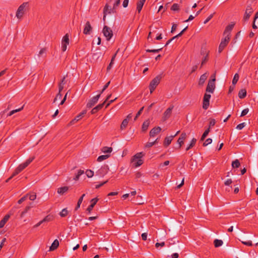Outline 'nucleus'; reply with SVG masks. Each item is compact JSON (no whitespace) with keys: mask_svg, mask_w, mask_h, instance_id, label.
<instances>
[{"mask_svg":"<svg viewBox=\"0 0 258 258\" xmlns=\"http://www.w3.org/2000/svg\"><path fill=\"white\" fill-rule=\"evenodd\" d=\"M143 155V152H140L137 153L133 156L131 161L134 164L135 167H139L143 164L144 162L142 159Z\"/></svg>","mask_w":258,"mask_h":258,"instance_id":"f257e3e1","label":"nucleus"},{"mask_svg":"<svg viewBox=\"0 0 258 258\" xmlns=\"http://www.w3.org/2000/svg\"><path fill=\"white\" fill-rule=\"evenodd\" d=\"M162 78V74H159L157 75L155 78H154L150 82L149 85V89L150 93H152L154 91L157 85L159 84L161 79Z\"/></svg>","mask_w":258,"mask_h":258,"instance_id":"f03ea898","label":"nucleus"},{"mask_svg":"<svg viewBox=\"0 0 258 258\" xmlns=\"http://www.w3.org/2000/svg\"><path fill=\"white\" fill-rule=\"evenodd\" d=\"M28 7V3L25 2L23 3L22 5H21L16 12V16L18 19H21L24 14V13L26 10V8Z\"/></svg>","mask_w":258,"mask_h":258,"instance_id":"7ed1b4c3","label":"nucleus"},{"mask_svg":"<svg viewBox=\"0 0 258 258\" xmlns=\"http://www.w3.org/2000/svg\"><path fill=\"white\" fill-rule=\"evenodd\" d=\"M102 32L107 41L109 40L113 36V32L111 29L107 26H105L103 29Z\"/></svg>","mask_w":258,"mask_h":258,"instance_id":"20e7f679","label":"nucleus"},{"mask_svg":"<svg viewBox=\"0 0 258 258\" xmlns=\"http://www.w3.org/2000/svg\"><path fill=\"white\" fill-rule=\"evenodd\" d=\"M215 81L216 79H210L208 83V85L206 88V92L213 93L215 89Z\"/></svg>","mask_w":258,"mask_h":258,"instance_id":"39448f33","label":"nucleus"},{"mask_svg":"<svg viewBox=\"0 0 258 258\" xmlns=\"http://www.w3.org/2000/svg\"><path fill=\"white\" fill-rule=\"evenodd\" d=\"M230 39V37L228 36H225V38L222 40L219 46V52L220 53L224 49V48L228 44Z\"/></svg>","mask_w":258,"mask_h":258,"instance_id":"423d86ee","label":"nucleus"},{"mask_svg":"<svg viewBox=\"0 0 258 258\" xmlns=\"http://www.w3.org/2000/svg\"><path fill=\"white\" fill-rule=\"evenodd\" d=\"M211 95L205 93L204 96L203 108L204 109H207L210 105V99L211 98Z\"/></svg>","mask_w":258,"mask_h":258,"instance_id":"0eeeda50","label":"nucleus"},{"mask_svg":"<svg viewBox=\"0 0 258 258\" xmlns=\"http://www.w3.org/2000/svg\"><path fill=\"white\" fill-rule=\"evenodd\" d=\"M34 159V157L29 158L24 163L20 164L17 168V169L20 172H21L23 169H24L26 167H27L31 162H32Z\"/></svg>","mask_w":258,"mask_h":258,"instance_id":"6e6552de","label":"nucleus"},{"mask_svg":"<svg viewBox=\"0 0 258 258\" xmlns=\"http://www.w3.org/2000/svg\"><path fill=\"white\" fill-rule=\"evenodd\" d=\"M34 159V157L29 158L24 163L20 164L17 168V169L20 172H21L23 169H24L26 167H27L31 162H32Z\"/></svg>","mask_w":258,"mask_h":258,"instance_id":"1a4fd4ad","label":"nucleus"},{"mask_svg":"<svg viewBox=\"0 0 258 258\" xmlns=\"http://www.w3.org/2000/svg\"><path fill=\"white\" fill-rule=\"evenodd\" d=\"M100 97V94H99L96 96L91 98L87 104V107L89 108H92L98 102Z\"/></svg>","mask_w":258,"mask_h":258,"instance_id":"9d476101","label":"nucleus"},{"mask_svg":"<svg viewBox=\"0 0 258 258\" xmlns=\"http://www.w3.org/2000/svg\"><path fill=\"white\" fill-rule=\"evenodd\" d=\"M253 12V9L251 6H247L245 10L244 15L243 16V20L247 21L250 17L251 14Z\"/></svg>","mask_w":258,"mask_h":258,"instance_id":"9b49d317","label":"nucleus"},{"mask_svg":"<svg viewBox=\"0 0 258 258\" xmlns=\"http://www.w3.org/2000/svg\"><path fill=\"white\" fill-rule=\"evenodd\" d=\"M99 199L97 198H94L92 199L90 201L91 204L89 206V207L87 209V211L89 213H91V211H92L94 207L96 204L97 202L98 201Z\"/></svg>","mask_w":258,"mask_h":258,"instance_id":"f8f14e48","label":"nucleus"},{"mask_svg":"<svg viewBox=\"0 0 258 258\" xmlns=\"http://www.w3.org/2000/svg\"><path fill=\"white\" fill-rule=\"evenodd\" d=\"M92 27L89 21H87L85 25L83 33L86 35H89L92 31Z\"/></svg>","mask_w":258,"mask_h":258,"instance_id":"ddd939ff","label":"nucleus"},{"mask_svg":"<svg viewBox=\"0 0 258 258\" xmlns=\"http://www.w3.org/2000/svg\"><path fill=\"white\" fill-rule=\"evenodd\" d=\"M173 108V106L170 107L165 110L163 116V119L164 120H166L170 116Z\"/></svg>","mask_w":258,"mask_h":258,"instance_id":"4468645a","label":"nucleus"},{"mask_svg":"<svg viewBox=\"0 0 258 258\" xmlns=\"http://www.w3.org/2000/svg\"><path fill=\"white\" fill-rule=\"evenodd\" d=\"M234 24H230V25H228L226 27V28L224 30L223 35L224 36H228L230 37V33H231L232 30L233 29V28L234 27Z\"/></svg>","mask_w":258,"mask_h":258,"instance_id":"2eb2a0df","label":"nucleus"},{"mask_svg":"<svg viewBox=\"0 0 258 258\" xmlns=\"http://www.w3.org/2000/svg\"><path fill=\"white\" fill-rule=\"evenodd\" d=\"M86 113V110L83 111V112L80 113L79 115L76 116L74 119H73L72 121H71L70 122V124L71 125L74 124L75 122H77V121H79V120H80Z\"/></svg>","mask_w":258,"mask_h":258,"instance_id":"dca6fc26","label":"nucleus"},{"mask_svg":"<svg viewBox=\"0 0 258 258\" xmlns=\"http://www.w3.org/2000/svg\"><path fill=\"white\" fill-rule=\"evenodd\" d=\"M120 0H115L113 4V8H110L108 13H115L116 12L117 7L120 5Z\"/></svg>","mask_w":258,"mask_h":258,"instance_id":"f3484780","label":"nucleus"},{"mask_svg":"<svg viewBox=\"0 0 258 258\" xmlns=\"http://www.w3.org/2000/svg\"><path fill=\"white\" fill-rule=\"evenodd\" d=\"M207 78H208V74L207 73H205V74H203L201 77H200V80H199V85L200 86H202L206 80L207 79Z\"/></svg>","mask_w":258,"mask_h":258,"instance_id":"a211bd4d","label":"nucleus"},{"mask_svg":"<svg viewBox=\"0 0 258 258\" xmlns=\"http://www.w3.org/2000/svg\"><path fill=\"white\" fill-rule=\"evenodd\" d=\"M161 130V128L159 126L152 128L150 132V136L151 137H154L156 134L160 133Z\"/></svg>","mask_w":258,"mask_h":258,"instance_id":"6ab92c4d","label":"nucleus"},{"mask_svg":"<svg viewBox=\"0 0 258 258\" xmlns=\"http://www.w3.org/2000/svg\"><path fill=\"white\" fill-rule=\"evenodd\" d=\"M186 134L185 133H182L177 140V143L179 144L180 148L183 144L184 140L186 139Z\"/></svg>","mask_w":258,"mask_h":258,"instance_id":"aec40b11","label":"nucleus"},{"mask_svg":"<svg viewBox=\"0 0 258 258\" xmlns=\"http://www.w3.org/2000/svg\"><path fill=\"white\" fill-rule=\"evenodd\" d=\"M69 187L65 186L57 188V192L60 195H63L69 190Z\"/></svg>","mask_w":258,"mask_h":258,"instance_id":"412c9836","label":"nucleus"},{"mask_svg":"<svg viewBox=\"0 0 258 258\" xmlns=\"http://www.w3.org/2000/svg\"><path fill=\"white\" fill-rule=\"evenodd\" d=\"M146 0H139L137 4V11L138 13H140L142 9L145 4Z\"/></svg>","mask_w":258,"mask_h":258,"instance_id":"4be33fe9","label":"nucleus"},{"mask_svg":"<svg viewBox=\"0 0 258 258\" xmlns=\"http://www.w3.org/2000/svg\"><path fill=\"white\" fill-rule=\"evenodd\" d=\"M104 105V102H103L101 104H100L97 105L96 107H94L91 110L92 114H95L97 113L99 110L102 108Z\"/></svg>","mask_w":258,"mask_h":258,"instance_id":"5701e85b","label":"nucleus"},{"mask_svg":"<svg viewBox=\"0 0 258 258\" xmlns=\"http://www.w3.org/2000/svg\"><path fill=\"white\" fill-rule=\"evenodd\" d=\"M174 138V136H169L165 138L164 142V145L165 147L168 146L170 144L173 139Z\"/></svg>","mask_w":258,"mask_h":258,"instance_id":"b1692460","label":"nucleus"},{"mask_svg":"<svg viewBox=\"0 0 258 258\" xmlns=\"http://www.w3.org/2000/svg\"><path fill=\"white\" fill-rule=\"evenodd\" d=\"M59 245V241L57 239H55L54 240L53 243H52L51 246L50 247L49 250L53 251L56 249Z\"/></svg>","mask_w":258,"mask_h":258,"instance_id":"393cba45","label":"nucleus"},{"mask_svg":"<svg viewBox=\"0 0 258 258\" xmlns=\"http://www.w3.org/2000/svg\"><path fill=\"white\" fill-rule=\"evenodd\" d=\"M106 173V170L104 167H102L96 172V175L100 177L103 176Z\"/></svg>","mask_w":258,"mask_h":258,"instance_id":"a878e982","label":"nucleus"},{"mask_svg":"<svg viewBox=\"0 0 258 258\" xmlns=\"http://www.w3.org/2000/svg\"><path fill=\"white\" fill-rule=\"evenodd\" d=\"M110 8H111V7H110L107 4H106L105 5V6L104 8V9H103V20L104 21H105V18H106L107 14H109L108 12L109 11Z\"/></svg>","mask_w":258,"mask_h":258,"instance_id":"bb28decb","label":"nucleus"},{"mask_svg":"<svg viewBox=\"0 0 258 258\" xmlns=\"http://www.w3.org/2000/svg\"><path fill=\"white\" fill-rule=\"evenodd\" d=\"M246 95V90L245 89H241L239 91L238 97L240 99H243L245 97Z\"/></svg>","mask_w":258,"mask_h":258,"instance_id":"cd10ccee","label":"nucleus"},{"mask_svg":"<svg viewBox=\"0 0 258 258\" xmlns=\"http://www.w3.org/2000/svg\"><path fill=\"white\" fill-rule=\"evenodd\" d=\"M128 123V118L124 119L120 125V129L121 130L124 129L127 126Z\"/></svg>","mask_w":258,"mask_h":258,"instance_id":"c85d7f7f","label":"nucleus"},{"mask_svg":"<svg viewBox=\"0 0 258 258\" xmlns=\"http://www.w3.org/2000/svg\"><path fill=\"white\" fill-rule=\"evenodd\" d=\"M149 124H150V122L148 120H146L144 122V123H143V125H142V127L143 132H146L148 128L149 127Z\"/></svg>","mask_w":258,"mask_h":258,"instance_id":"c756f323","label":"nucleus"},{"mask_svg":"<svg viewBox=\"0 0 258 258\" xmlns=\"http://www.w3.org/2000/svg\"><path fill=\"white\" fill-rule=\"evenodd\" d=\"M197 142V140L195 138H193L192 140L190 142V143L188 145V146L186 148V150L188 151L191 148H192L196 144V143Z\"/></svg>","mask_w":258,"mask_h":258,"instance_id":"7c9ffc66","label":"nucleus"},{"mask_svg":"<svg viewBox=\"0 0 258 258\" xmlns=\"http://www.w3.org/2000/svg\"><path fill=\"white\" fill-rule=\"evenodd\" d=\"M223 241L219 239H215L214 241V246L216 247L221 246L223 244Z\"/></svg>","mask_w":258,"mask_h":258,"instance_id":"2f4dec72","label":"nucleus"},{"mask_svg":"<svg viewBox=\"0 0 258 258\" xmlns=\"http://www.w3.org/2000/svg\"><path fill=\"white\" fill-rule=\"evenodd\" d=\"M101 150L104 153H110L112 151V148L111 147H104Z\"/></svg>","mask_w":258,"mask_h":258,"instance_id":"473e14b6","label":"nucleus"},{"mask_svg":"<svg viewBox=\"0 0 258 258\" xmlns=\"http://www.w3.org/2000/svg\"><path fill=\"white\" fill-rule=\"evenodd\" d=\"M61 41H62L64 43H66L68 44H69L70 43V39H69V35L67 33L62 38Z\"/></svg>","mask_w":258,"mask_h":258,"instance_id":"72a5a7b5","label":"nucleus"},{"mask_svg":"<svg viewBox=\"0 0 258 258\" xmlns=\"http://www.w3.org/2000/svg\"><path fill=\"white\" fill-rule=\"evenodd\" d=\"M240 165V162L238 159H236L232 163L233 168H238Z\"/></svg>","mask_w":258,"mask_h":258,"instance_id":"f704fd0d","label":"nucleus"},{"mask_svg":"<svg viewBox=\"0 0 258 258\" xmlns=\"http://www.w3.org/2000/svg\"><path fill=\"white\" fill-rule=\"evenodd\" d=\"M84 173V170H79L77 174V175L75 176V177L74 178V180H78L79 179L80 176L83 174Z\"/></svg>","mask_w":258,"mask_h":258,"instance_id":"c9c22d12","label":"nucleus"},{"mask_svg":"<svg viewBox=\"0 0 258 258\" xmlns=\"http://www.w3.org/2000/svg\"><path fill=\"white\" fill-rule=\"evenodd\" d=\"M210 127H209L207 130H206L204 133H203V135L202 136V137L201 138V141H204L205 139L206 138V137L208 136L210 132Z\"/></svg>","mask_w":258,"mask_h":258,"instance_id":"e433bc0d","label":"nucleus"},{"mask_svg":"<svg viewBox=\"0 0 258 258\" xmlns=\"http://www.w3.org/2000/svg\"><path fill=\"white\" fill-rule=\"evenodd\" d=\"M109 157V155H101L98 157L97 161L98 162H101L103 160H104L107 159Z\"/></svg>","mask_w":258,"mask_h":258,"instance_id":"4c0bfd02","label":"nucleus"},{"mask_svg":"<svg viewBox=\"0 0 258 258\" xmlns=\"http://www.w3.org/2000/svg\"><path fill=\"white\" fill-rule=\"evenodd\" d=\"M23 106H22V107H21L20 108L13 110L9 112V113L8 114V116H11L13 114H14V113H15L17 112L20 111L21 110H22L23 109Z\"/></svg>","mask_w":258,"mask_h":258,"instance_id":"58836bf2","label":"nucleus"},{"mask_svg":"<svg viewBox=\"0 0 258 258\" xmlns=\"http://www.w3.org/2000/svg\"><path fill=\"white\" fill-rule=\"evenodd\" d=\"M239 75L238 74H235L232 80V85H235L238 82L239 79Z\"/></svg>","mask_w":258,"mask_h":258,"instance_id":"ea45409f","label":"nucleus"},{"mask_svg":"<svg viewBox=\"0 0 258 258\" xmlns=\"http://www.w3.org/2000/svg\"><path fill=\"white\" fill-rule=\"evenodd\" d=\"M85 173L87 176L89 178H91L94 175V172L91 170H87Z\"/></svg>","mask_w":258,"mask_h":258,"instance_id":"a19ab883","label":"nucleus"},{"mask_svg":"<svg viewBox=\"0 0 258 258\" xmlns=\"http://www.w3.org/2000/svg\"><path fill=\"white\" fill-rule=\"evenodd\" d=\"M30 205H31V204ZM31 205L27 206V207L25 208V210H24L23 212H22V213H21V217H23V216H24V215L26 213H27V212H28V211L31 209Z\"/></svg>","mask_w":258,"mask_h":258,"instance_id":"79ce46f5","label":"nucleus"},{"mask_svg":"<svg viewBox=\"0 0 258 258\" xmlns=\"http://www.w3.org/2000/svg\"><path fill=\"white\" fill-rule=\"evenodd\" d=\"M46 49L45 48H42L39 52L38 54L39 57L43 56V55L46 54Z\"/></svg>","mask_w":258,"mask_h":258,"instance_id":"37998d69","label":"nucleus"},{"mask_svg":"<svg viewBox=\"0 0 258 258\" xmlns=\"http://www.w3.org/2000/svg\"><path fill=\"white\" fill-rule=\"evenodd\" d=\"M68 214L67 209H63L60 213V216L62 217H66Z\"/></svg>","mask_w":258,"mask_h":258,"instance_id":"c03bdc74","label":"nucleus"},{"mask_svg":"<svg viewBox=\"0 0 258 258\" xmlns=\"http://www.w3.org/2000/svg\"><path fill=\"white\" fill-rule=\"evenodd\" d=\"M28 196H29V199L31 200V201H34L36 199V195L35 193L34 192H33L32 194H28Z\"/></svg>","mask_w":258,"mask_h":258,"instance_id":"a18cd8bd","label":"nucleus"},{"mask_svg":"<svg viewBox=\"0 0 258 258\" xmlns=\"http://www.w3.org/2000/svg\"><path fill=\"white\" fill-rule=\"evenodd\" d=\"M171 10L173 11H178L179 10V5L177 4H174L172 6Z\"/></svg>","mask_w":258,"mask_h":258,"instance_id":"49530a36","label":"nucleus"},{"mask_svg":"<svg viewBox=\"0 0 258 258\" xmlns=\"http://www.w3.org/2000/svg\"><path fill=\"white\" fill-rule=\"evenodd\" d=\"M28 197V194H27L26 195H25V196L23 197L22 198H21L18 201V203L19 204H22L23 202H24L26 199L27 198V197Z\"/></svg>","mask_w":258,"mask_h":258,"instance_id":"de8ad7c7","label":"nucleus"},{"mask_svg":"<svg viewBox=\"0 0 258 258\" xmlns=\"http://www.w3.org/2000/svg\"><path fill=\"white\" fill-rule=\"evenodd\" d=\"M162 48H159V49H147L146 51L148 52H154V53H157L159 52L162 50Z\"/></svg>","mask_w":258,"mask_h":258,"instance_id":"09e8293b","label":"nucleus"},{"mask_svg":"<svg viewBox=\"0 0 258 258\" xmlns=\"http://www.w3.org/2000/svg\"><path fill=\"white\" fill-rule=\"evenodd\" d=\"M69 44H67L66 43H64L62 41H61V50L63 52H64L66 51L67 48V46Z\"/></svg>","mask_w":258,"mask_h":258,"instance_id":"8fccbe9b","label":"nucleus"},{"mask_svg":"<svg viewBox=\"0 0 258 258\" xmlns=\"http://www.w3.org/2000/svg\"><path fill=\"white\" fill-rule=\"evenodd\" d=\"M212 139H211V138H208V139H207L205 141V142L204 143V144H203V146H206L208 145L209 144H211V143H212Z\"/></svg>","mask_w":258,"mask_h":258,"instance_id":"3c124183","label":"nucleus"},{"mask_svg":"<svg viewBox=\"0 0 258 258\" xmlns=\"http://www.w3.org/2000/svg\"><path fill=\"white\" fill-rule=\"evenodd\" d=\"M245 122L240 123L237 125L236 128L239 130H242L245 126Z\"/></svg>","mask_w":258,"mask_h":258,"instance_id":"603ef678","label":"nucleus"},{"mask_svg":"<svg viewBox=\"0 0 258 258\" xmlns=\"http://www.w3.org/2000/svg\"><path fill=\"white\" fill-rule=\"evenodd\" d=\"M144 107H142L139 110V111L137 112L135 117V120H136L140 115L142 113L143 110H144Z\"/></svg>","mask_w":258,"mask_h":258,"instance_id":"864d4df0","label":"nucleus"},{"mask_svg":"<svg viewBox=\"0 0 258 258\" xmlns=\"http://www.w3.org/2000/svg\"><path fill=\"white\" fill-rule=\"evenodd\" d=\"M61 94L60 93L58 92L56 95V97L54 98L53 100V103H55L58 99H60L61 97Z\"/></svg>","mask_w":258,"mask_h":258,"instance_id":"5fc2aeb1","label":"nucleus"},{"mask_svg":"<svg viewBox=\"0 0 258 258\" xmlns=\"http://www.w3.org/2000/svg\"><path fill=\"white\" fill-rule=\"evenodd\" d=\"M215 14V13L213 14H211L204 22V24L207 23L213 17L214 15Z\"/></svg>","mask_w":258,"mask_h":258,"instance_id":"6e6d98bb","label":"nucleus"},{"mask_svg":"<svg viewBox=\"0 0 258 258\" xmlns=\"http://www.w3.org/2000/svg\"><path fill=\"white\" fill-rule=\"evenodd\" d=\"M248 111H249V109L248 108L243 109L241 112L240 116H243L245 115L246 114H247V113L248 112Z\"/></svg>","mask_w":258,"mask_h":258,"instance_id":"4d7b16f0","label":"nucleus"},{"mask_svg":"<svg viewBox=\"0 0 258 258\" xmlns=\"http://www.w3.org/2000/svg\"><path fill=\"white\" fill-rule=\"evenodd\" d=\"M232 183L231 179H228L224 182V184L226 186H229Z\"/></svg>","mask_w":258,"mask_h":258,"instance_id":"13d9d810","label":"nucleus"},{"mask_svg":"<svg viewBox=\"0 0 258 258\" xmlns=\"http://www.w3.org/2000/svg\"><path fill=\"white\" fill-rule=\"evenodd\" d=\"M216 123L215 120L214 119H210V122H209V127L210 128L211 126H213L215 125Z\"/></svg>","mask_w":258,"mask_h":258,"instance_id":"bf43d9fd","label":"nucleus"},{"mask_svg":"<svg viewBox=\"0 0 258 258\" xmlns=\"http://www.w3.org/2000/svg\"><path fill=\"white\" fill-rule=\"evenodd\" d=\"M155 145V142H148L145 146V148H150Z\"/></svg>","mask_w":258,"mask_h":258,"instance_id":"052dcab7","label":"nucleus"},{"mask_svg":"<svg viewBox=\"0 0 258 258\" xmlns=\"http://www.w3.org/2000/svg\"><path fill=\"white\" fill-rule=\"evenodd\" d=\"M51 220V217L49 216H46L41 221H43V223L45 222H49Z\"/></svg>","mask_w":258,"mask_h":258,"instance_id":"680f3d73","label":"nucleus"},{"mask_svg":"<svg viewBox=\"0 0 258 258\" xmlns=\"http://www.w3.org/2000/svg\"><path fill=\"white\" fill-rule=\"evenodd\" d=\"M208 54L207 53L206 56L203 59L202 63H201V67H202L205 64V63H206V62L208 60Z\"/></svg>","mask_w":258,"mask_h":258,"instance_id":"e2e57ef3","label":"nucleus"},{"mask_svg":"<svg viewBox=\"0 0 258 258\" xmlns=\"http://www.w3.org/2000/svg\"><path fill=\"white\" fill-rule=\"evenodd\" d=\"M177 27V25L176 24H173L172 25V26L171 28V32L173 33L176 30Z\"/></svg>","mask_w":258,"mask_h":258,"instance_id":"0e129e2a","label":"nucleus"},{"mask_svg":"<svg viewBox=\"0 0 258 258\" xmlns=\"http://www.w3.org/2000/svg\"><path fill=\"white\" fill-rule=\"evenodd\" d=\"M242 243L247 246H252V242L251 241H242Z\"/></svg>","mask_w":258,"mask_h":258,"instance_id":"69168bd1","label":"nucleus"},{"mask_svg":"<svg viewBox=\"0 0 258 258\" xmlns=\"http://www.w3.org/2000/svg\"><path fill=\"white\" fill-rule=\"evenodd\" d=\"M9 218H10V215H6L2 220L6 224V223L9 220Z\"/></svg>","mask_w":258,"mask_h":258,"instance_id":"338daca9","label":"nucleus"},{"mask_svg":"<svg viewBox=\"0 0 258 258\" xmlns=\"http://www.w3.org/2000/svg\"><path fill=\"white\" fill-rule=\"evenodd\" d=\"M129 0H124L122 3V6L124 8H126L128 6Z\"/></svg>","mask_w":258,"mask_h":258,"instance_id":"774afa93","label":"nucleus"}]
</instances>
